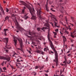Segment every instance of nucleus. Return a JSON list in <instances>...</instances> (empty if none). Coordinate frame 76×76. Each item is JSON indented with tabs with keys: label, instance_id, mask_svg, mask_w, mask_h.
I'll return each instance as SVG.
<instances>
[{
	"label": "nucleus",
	"instance_id": "a211bd4d",
	"mask_svg": "<svg viewBox=\"0 0 76 76\" xmlns=\"http://www.w3.org/2000/svg\"><path fill=\"white\" fill-rule=\"evenodd\" d=\"M29 18L28 16H26V15H24V19H25V20H26L28 18Z\"/></svg>",
	"mask_w": 76,
	"mask_h": 76
},
{
	"label": "nucleus",
	"instance_id": "58836bf2",
	"mask_svg": "<svg viewBox=\"0 0 76 76\" xmlns=\"http://www.w3.org/2000/svg\"><path fill=\"white\" fill-rule=\"evenodd\" d=\"M15 15L14 14H12V17H15Z\"/></svg>",
	"mask_w": 76,
	"mask_h": 76
},
{
	"label": "nucleus",
	"instance_id": "7c9ffc66",
	"mask_svg": "<svg viewBox=\"0 0 76 76\" xmlns=\"http://www.w3.org/2000/svg\"><path fill=\"white\" fill-rule=\"evenodd\" d=\"M59 18H62L63 17V15H61L60 16H59Z\"/></svg>",
	"mask_w": 76,
	"mask_h": 76
},
{
	"label": "nucleus",
	"instance_id": "79ce46f5",
	"mask_svg": "<svg viewBox=\"0 0 76 76\" xmlns=\"http://www.w3.org/2000/svg\"><path fill=\"white\" fill-rule=\"evenodd\" d=\"M17 64H18V65H19V66H20V65H21V64H20V63H17Z\"/></svg>",
	"mask_w": 76,
	"mask_h": 76
},
{
	"label": "nucleus",
	"instance_id": "c756f323",
	"mask_svg": "<svg viewBox=\"0 0 76 76\" xmlns=\"http://www.w3.org/2000/svg\"><path fill=\"white\" fill-rule=\"evenodd\" d=\"M24 69L22 68L21 69V71L22 72H24Z\"/></svg>",
	"mask_w": 76,
	"mask_h": 76
},
{
	"label": "nucleus",
	"instance_id": "f704fd0d",
	"mask_svg": "<svg viewBox=\"0 0 76 76\" xmlns=\"http://www.w3.org/2000/svg\"><path fill=\"white\" fill-rule=\"evenodd\" d=\"M72 20L73 22H75V23L76 24V21L75 20Z\"/></svg>",
	"mask_w": 76,
	"mask_h": 76
},
{
	"label": "nucleus",
	"instance_id": "20e7f679",
	"mask_svg": "<svg viewBox=\"0 0 76 76\" xmlns=\"http://www.w3.org/2000/svg\"><path fill=\"white\" fill-rule=\"evenodd\" d=\"M18 41H19V43L20 44V48L21 49H20V48H18L17 50H20L22 52V53L23 54H24V51L22 49L23 47V42H22V40H18Z\"/></svg>",
	"mask_w": 76,
	"mask_h": 76
},
{
	"label": "nucleus",
	"instance_id": "393cba45",
	"mask_svg": "<svg viewBox=\"0 0 76 76\" xmlns=\"http://www.w3.org/2000/svg\"><path fill=\"white\" fill-rule=\"evenodd\" d=\"M9 19V18L8 16H7L5 18V19L6 20H7V19Z\"/></svg>",
	"mask_w": 76,
	"mask_h": 76
},
{
	"label": "nucleus",
	"instance_id": "4468645a",
	"mask_svg": "<svg viewBox=\"0 0 76 76\" xmlns=\"http://www.w3.org/2000/svg\"><path fill=\"white\" fill-rule=\"evenodd\" d=\"M13 41L15 42V44H14L15 46L16 47V45H17V39H13Z\"/></svg>",
	"mask_w": 76,
	"mask_h": 76
},
{
	"label": "nucleus",
	"instance_id": "72a5a7b5",
	"mask_svg": "<svg viewBox=\"0 0 76 76\" xmlns=\"http://www.w3.org/2000/svg\"><path fill=\"white\" fill-rule=\"evenodd\" d=\"M33 73L34 74V76H36V75H37V73H36L35 72H33Z\"/></svg>",
	"mask_w": 76,
	"mask_h": 76
},
{
	"label": "nucleus",
	"instance_id": "5fc2aeb1",
	"mask_svg": "<svg viewBox=\"0 0 76 76\" xmlns=\"http://www.w3.org/2000/svg\"><path fill=\"white\" fill-rule=\"evenodd\" d=\"M69 24L70 25H72V26H74V25H73V24H72L71 23H69Z\"/></svg>",
	"mask_w": 76,
	"mask_h": 76
},
{
	"label": "nucleus",
	"instance_id": "603ef678",
	"mask_svg": "<svg viewBox=\"0 0 76 76\" xmlns=\"http://www.w3.org/2000/svg\"><path fill=\"white\" fill-rule=\"evenodd\" d=\"M56 27H57V28H60V26H56Z\"/></svg>",
	"mask_w": 76,
	"mask_h": 76
},
{
	"label": "nucleus",
	"instance_id": "0eeeda50",
	"mask_svg": "<svg viewBox=\"0 0 76 76\" xmlns=\"http://www.w3.org/2000/svg\"><path fill=\"white\" fill-rule=\"evenodd\" d=\"M15 23L17 28H18L19 29H22V27L19 25L17 21H16V23Z\"/></svg>",
	"mask_w": 76,
	"mask_h": 76
},
{
	"label": "nucleus",
	"instance_id": "bb28decb",
	"mask_svg": "<svg viewBox=\"0 0 76 76\" xmlns=\"http://www.w3.org/2000/svg\"><path fill=\"white\" fill-rule=\"evenodd\" d=\"M40 53H41V54H42V55H44V52H42L41 51L40 52Z\"/></svg>",
	"mask_w": 76,
	"mask_h": 76
},
{
	"label": "nucleus",
	"instance_id": "423d86ee",
	"mask_svg": "<svg viewBox=\"0 0 76 76\" xmlns=\"http://www.w3.org/2000/svg\"><path fill=\"white\" fill-rule=\"evenodd\" d=\"M32 43L34 45V46H35V47H36V48L37 50H38V47H39V42H38L37 41L36 42H32Z\"/></svg>",
	"mask_w": 76,
	"mask_h": 76
},
{
	"label": "nucleus",
	"instance_id": "0e129e2a",
	"mask_svg": "<svg viewBox=\"0 0 76 76\" xmlns=\"http://www.w3.org/2000/svg\"><path fill=\"white\" fill-rule=\"evenodd\" d=\"M76 32V30H74V31L73 33H75V32Z\"/></svg>",
	"mask_w": 76,
	"mask_h": 76
},
{
	"label": "nucleus",
	"instance_id": "09e8293b",
	"mask_svg": "<svg viewBox=\"0 0 76 76\" xmlns=\"http://www.w3.org/2000/svg\"><path fill=\"white\" fill-rule=\"evenodd\" d=\"M45 76H48V74H45Z\"/></svg>",
	"mask_w": 76,
	"mask_h": 76
},
{
	"label": "nucleus",
	"instance_id": "6e6552de",
	"mask_svg": "<svg viewBox=\"0 0 76 76\" xmlns=\"http://www.w3.org/2000/svg\"><path fill=\"white\" fill-rule=\"evenodd\" d=\"M41 9L40 8L39 10L37 11V15H38V16H39V18H41V13L42 12H41Z\"/></svg>",
	"mask_w": 76,
	"mask_h": 76
},
{
	"label": "nucleus",
	"instance_id": "f8f14e48",
	"mask_svg": "<svg viewBox=\"0 0 76 76\" xmlns=\"http://www.w3.org/2000/svg\"><path fill=\"white\" fill-rule=\"evenodd\" d=\"M8 31H9V30L7 29H4V34L5 36H7V34H6V32Z\"/></svg>",
	"mask_w": 76,
	"mask_h": 76
},
{
	"label": "nucleus",
	"instance_id": "680f3d73",
	"mask_svg": "<svg viewBox=\"0 0 76 76\" xmlns=\"http://www.w3.org/2000/svg\"><path fill=\"white\" fill-rule=\"evenodd\" d=\"M46 23H48V20H46Z\"/></svg>",
	"mask_w": 76,
	"mask_h": 76
},
{
	"label": "nucleus",
	"instance_id": "8fccbe9b",
	"mask_svg": "<svg viewBox=\"0 0 76 76\" xmlns=\"http://www.w3.org/2000/svg\"><path fill=\"white\" fill-rule=\"evenodd\" d=\"M50 53H52V54H54V52L52 51H50Z\"/></svg>",
	"mask_w": 76,
	"mask_h": 76
},
{
	"label": "nucleus",
	"instance_id": "4be33fe9",
	"mask_svg": "<svg viewBox=\"0 0 76 76\" xmlns=\"http://www.w3.org/2000/svg\"><path fill=\"white\" fill-rule=\"evenodd\" d=\"M54 24L55 28L56 27V26L57 25V23L56 22H54Z\"/></svg>",
	"mask_w": 76,
	"mask_h": 76
},
{
	"label": "nucleus",
	"instance_id": "e433bc0d",
	"mask_svg": "<svg viewBox=\"0 0 76 76\" xmlns=\"http://www.w3.org/2000/svg\"><path fill=\"white\" fill-rule=\"evenodd\" d=\"M53 33L54 34V35H57V33L56 32H53Z\"/></svg>",
	"mask_w": 76,
	"mask_h": 76
},
{
	"label": "nucleus",
	"instance_id": "ddd939ff",
	"mask_svg": "<svg viewBox=\"0 0 76 76\" xmlns=\"http://www.w3.org/2000/svg\"><path fill=\"white\" fill-rule=\"evenodd\" d=\"M50 14L51 15V16H52V17H53V19L54 20L55 22V21H57V20L56 19V18H55V16H54V15H53V14H51V13H50Z\"/></svg>",
	"mask_w": 76,
	"mask_h": 76
},
{
	"label": "nucleus",
	"instance_id": "4d7b16f0",
	"mask_svg": "<svg viewBox=\"0 0 76 76\" xmlns=\"http://www.w3.org/2000/svg\"><path fill=\"white\" fill-rule=\"evenodd\" d=\"M6 51V53H8V51H9V50H5Z\"/></svg>",
	"mask_w": 76,
	"mask_h": 76
},
{
	"label": "nucleus",
	"instance_id": "aec40b11",
	"mask_svg": "<svg viewBox=\"0 0 76 76\" xmlns=\"http://www.w3.org/2000/svg\"><path fill=\"white\" fill-rule=\"evenodd\" d=\"M65 60L63 62V63H65L66 64L67 63V59H66V58H65Z\"/></svg>",
	"mask_w": 76,
	"mask_h": 76
},
{
	"label": "nucleus",
	"instance_id": "c85d7f7f",
	"mask_svg": "<svg viewBox=\"0 0 76 76\" xmlns=\"http://www.w3.org/2000/svg\"><path fill=\"white\" fill-rule=\"evenodd\" d=\"M9 10L8 9L6 8V12H9Z\"/></svg>",
	"mask_w": 76,
	"mask_h": 76
},
{
	"label": "nucleus",
	"instance_id": "6e6d98bb",
	"mask_svg": "<svg viewBox=\"0 0 76 76\" xmlns=\"http://www.w3.org/2000/svg\"><path fill=\"white\" fill-rule=\"evenodd\" d=\"M18 63H16V66H17V67H18Z\"/></svg>",
	"mask_w": 76,
	"mask_h": 76
},
{
	"label": "nucleus",
	"instance_id": "052dcab7",
	"mask_svg": "<svg viewBox=\"0 0 76 76\" xmlns=\"http://www.w3.org/2000/svg\"><path fill=\"white\" fill-rule=\"evenodd\" d=\"M70 53V50H69L67 53V54L68 53Z\"/></svg>",
	"mask_w": 76,
	"mask_h": 76
},
{
	"label": "nucleus",
	"instance_id": "1a4fd4ad",
	"mask_svg": "<svg viewBox=\"0 0 76 76\" xmlns=\"http://www.w3.org/2000/svg\"><path fill=\"white\" fill-rule=\"evenodd\" d=\"M8 40H9L8 38H5L4 39V42L6 43V45H7V43H8Z\"/></svg>",
	"mask_w": 76,
	"mask_h": 76
},
{
	"label": "nucleus",
	"instance_id": "dca6fc26",
	"mask_svg": "<svg viewBox=\"0 0 76 76\" xmlns=\"http://www.w3.org/2000/svg\"><path fill=\"white\" fill-rule=\"evenodd\" d=\"M75 33H71V34L70 35V36L72 37V38H74L75 37Z\"/></svg>",
	"mask_w": 76,
	"mask_h": 76
},
{
	"label": "nucleus",
	"instance_id": "473e14b6",
	"mask_svg": "<svg viewBox=\"0 0 76 76\" xmlns=\"http://www.w3.org/2000/svg\"><path fill=\"white\" fill-rule=\"evenodd\" d=\"M50 10H52V12H56V11H55V10H53V8H51L50 9Z\"/></svg>",
	"mask_w": 76,
	"mask_h": 76
},
{
	"label": "nucleus",
	"instance_id": "de8ad7c7",
	"mask_svg": "<svg viewBox=\"0 0 76 76\" xmlns=\"http://www.w3.org/2000/svg\"><path fill=\"white\" fill-rule=\"evenodd\" d=\"M66 23L67 24H68V22H67L68 20H67V19H66Z\"/></svg>",
	"mask_w": 76,
	"mask_h": 76
},
{
	"label": "nucleus",
	"instance_id": "a19ab883",
	"mask_svg": "<svg viewBox=\"0 0 76 76\" xmlns=\"http://www.w3.org/2000/svg\"><path fill=\"white\" fill-rule=\"evenodd\" d=\"M49 23L50 24H52V25L53 26V23L50 22Z\"/></svg>",
	"mask_w": 76,
	"mask_h": 76
},
{
	"label": "nucleus",
	"instance_id": "412c9836",
	"mask_svg": "<svg viewBox=\"0 0 76 76\" xmlns=\"http://www.w3.org/2000/svg\"><path fill=\"white\" fill-rule=\"evenodd\" d=\"M1 10L2 13L3 14V15H5L4 13V10H3V9H2V10Z\"/></svg>",
	"mask_w": 76,
	"mask_h": 76
},
{
	"label": "nucleus",
	"instance_id": "5701e85b",
	"mask_svg": "<svg viewBox=\"0 0 76 76\" xmlns=\"http://www.w3.org/2000/svg\"><path fill=\"white\" fill-rule=\"evenodd\" d=\"M67 64H70L71 63V61L69 60L67 62Z\"/></svg>",
	"mask_w": 76,
	"mask_h": 76
},
{
	"label": "nucleus",
	"instance_id": "b1692460",
	"mask_svg": "<svg viewBox=\"0 0 76 76\" xmlns=\"http://www.w3.org/2000/svg\"><path fill=\"white\" fill-rule=\"evenodd\" d=\"M18 55V54L16 53H15V52H14V53H13V56L14 57V56H15V55Z\"/></svg>",
	"mask_w": 76,
	"mask_h": 76
},
{
	"label": "nucleus",
	"instance_id": "13d9d810",
	"mask_svg": "<svg viewBox=\"0 0 76 76\" xmlns=\"http://www.w3.org/2000/svg\"><path fill=\"white\" fill-rule=\"evenodd\" d=\"M69 29L70 31H72V28H69Z\"/></svg>",
	"mask_w": 76,
	"mask_h": 76
},
{
	"label": "nucleus",
	"instance_id": "cd10ccee",
	"mask_svg": "<svg viewBox=\"0 0 76 76\" xmlns=\"http://www.w3.org/2000/svg\"><path fill=\"white\" fill-rule=\"evenodd\" d=\"M3 8L1 7V4H0V10H1L2 9H3Z\"/></svg>",
	"mask_w": 76,
	"mask_h": 76
},
{
	"label": "nucleus",
	"instance_id": "c03bdc74",
	"mask_svg": "<svg viewBox=\"0 0 76 76\" xmlns=\"http://www.w3.org/2000/svg\"><path fill=\"white\" fill-rule=\"evenodd\" d=\"M46 49L47 50H49V49H48V47H46Z\"/></svg>",
	"mask_w": 76,
	"mask_h": 76
},
{
	"label": "nucleus",
	"instance_id": "39448f33",
	"mask_svg": "<svg viewBox=\"0 0 76 76\" xmlns=\"http://www.w3.org/2000/svg\"><path fill=\"white\" fill-rule=\"evenodd\" d=\"M66 29H68V28L67 27H61V31L63 32L64 33H66V34H69V31H67Z\"/></svg>",
	"mask_w": 76,
	"mask_h": 76
},
{
	"label": "nucleus",
	"instance_id": "864d4df0",
	"mask_svg": "<svg viewBox=\"0 0 76 76\" xmlns=\"http://www.w3.org/2000/svg\"><path fill=\"white\" fill-rule=\"evenodd\" d=\"M45 72H47V73H48V72H49V71H48V70H47V71H45Z\"/></svg>",
	"mask_w": 76,
	"mask_h": 76
},
{
	"label": "nucleus",
	"instance_id": "bf43d9fd",
	"mask_svg": "<svg viewBox=\"0 0 76 76\" xmlns=\"http://www.w3.org/2000/svg\"><path fill=\"white\" fill-rule=\"evenodd\" d=\"M54 38H56V35H54V37H53Z\"/></svg>",
	"mask_w": 76,
	"mask_h": 76
},
{
	"label": "nucleus",
	"instance_id": "a878e982",
	"mask_svg": "<svg viewBox=\"0 0 76 76\" xmlns=\"http://www.w3.org/2000/svg\"><path fill=\"white\" fill-rule=\"evenodd\" d=\"M39 68V66H37L35 67V69H37Z\"/></svg>",
	"mask_w": 76,
	"mask_h": 76
},
{
	"label": "nucleus",
	"instance_id": "338daca9",
	"mask_svg": "<svg viewBox=\"0 0 76 76\" xmlns=\"http://www.w3.org/2000/svg\"><path fill=\"white\" fill-rule=\"evenodd\" d=\"M3 3L4 4L6 3V1H3Z\"/></svg>",
	"mask_w": 76,
	"mask_h": 76
},
{
	"label": "nucleus",
	"instance_id": "c9c22d12",
	"mask_svg": "<svg viewBox=\"0 0 76 76\" xmlns=\"http://www.w3.org/2000/svg\"><path fill=\"white\" fill-rule=\"evenodd\" d=\"M49 3L50 4H52L53 3V2L50 1H49Z\"/></svg>",
	"mask_w": 76,
	"mask_h": 76
},
{
	"label": "nucleus",
	"instance_id": "f257e3e1",
	"mask_svg": "<svg viewBox=\"0 0 76 76\" xmlns=\"http://www.w3.org/2000/svg\"><path fill=\"white\" fill-rule=\"evenodd\" d=\"M44 26L45 27H43L42 28H37V29L38 31L41 32V31H42V30H43V31H45L44 30L45 29H48V40L50 42V46L55 53V59H54L53 60H58V53H57V51L56 50V49H55V48H54V45H53V42H52V41H51L50 38V33H49V32H50V25L47 23H45L44 25Z\"/></svg>",
	"mask_w": 76,
	"mask_h": 76
},
{
	"label": "nucleus",
	"instance_id": "7ed1b4c3",
	"mask_svg": "<svg viewBox=\"0 0 76 76\" xmlns=\"http://www.w3.org/2000/svg\"><path fill=\"white\" fill-rule=\"evenodd\" d=\"M6 57H4L3 56H0V59H2L3 60H5L7 61H9L10 60V57H9L7 55H4Z\"/></svg>",
	"mask_w": 76,
	"mask_h": 76
},
{
	"label": "nucleus",
	"instance_id": "3c124183",
	"mask_svg": "<svg viewBox=\"0 0 76 76\" xmlns=\"http://www.w3.org/2000/svg\"><path fill=\"white\" fill-rule=\"evenodd\" d=\"M73 41H74V40H71V42L73 43Z\"/></svg>",
	"mask_w": 76,
	"mask_h": 76
},
{
	"label": "nucleus",
	"instance_id": "6ab92c4d",
	"mask_svg": "<svg viewBox=\"0 0 76 76\" xmlns=\"http://www.w3.org/2000/svg\"><path fill=\"white\" fill-rule=\"evenodd\" d=\"M26 9V7H24V9L22 10V13H24V12H25V9Z\"/></svg>",
	"mask_w": 76,
	"mask_h": 76
},
{
	"label": "nucleus",
	"instance_id": "9b49d317",
	"mask_svg": "<svg viewBox=\"0 0 76 76\" xmlns=\"http://www.w3.org/2000/svg\"><path fill=\"white\" fill-rule=\"evenodd\" d=\"M22 57L19 58L17 60V62H20V61H22V62H23V61L22 60Z\"/></svg>",
	"mask_w": 76,
	"mask_h": 76
},
{
	"label": "nucleus",
	"instance_id": "9d476101",
	"mask_svg": "<svg viewBox=\"0 0 76 76\" xmlns=\"http://www.w3.org/2000/svg\"><path fill=\"white\" fill-rule=\"evenodd\" d=\"M49 1V0H47V4L45 5L46 10L47 12H49V10L48 9V2Z\"/></svg>",
	"mask_w": 76,
	"mask_h": 76
},
{
	"label": "nucleus",
	"instance_id": "f03ea898",
	"mask_svg": "<svg viewBox=\"0 0 76 76\" xmlns=\"http://www.w3.org/2000/svg\"><path fill=\"white\" fill-rule=\"evenodd\" d=\"M19 2L21 3V4H20V5H24V6H25L29 10L30 13L32 16V17L31 18V19H36L37 18H36V17L35 16H34V12H35L34 8H31L29 5L26 4V3L23 1H19Z\"/></svg>",
	"mask_w": 76,
	"mask_h": 76
},
{
	"label": "nucleus",
	"instance_id": "ea45409f",
	"mask_svg": "<svg viewBox=\"0 0 76 76\" xmlns=\"http://www.w3.org/2000/svg\"><path fill=\"white\" fill-rule=\"evenodd\" d=\"M68 57H70V56H71V53L69 54L68 55Z\"/></svg>",
	"mask_w": 76,
	"mask_h": 76
},
{
	"label": "nucleus",
	"instance_id": "37998d69",
	"mask_svg": "<svg viewBox=\"0 0 76 76\" xmlns=\"http://www.w3.org/2000/svg\"><path fill=\"white\" fill-rule=\"evenodd\" d=\"M44 66H42L41 67V69H42H42H43V68H44Z\"/></svg>",
	"mask_w": 76,
	"mask_h": 76
},
{
	"label": "nucleus",
	"instance_id": "49530a36",
	"mask_svg": "<svg viewBox=\"0 0 76 76\" xmlns=\"http://www.w3.org/2000/svg\"><path fill=\"white\" fill-rule=\"evenodd\" d=\"M44 51H47V49L46 48H44Z\"/></svg>",
	"mask_w": 76,
	"mask_h": 76
},
{
	"label": "nucleus",
	"instance_id": "2f4dec72",
	"mask_svg": "<svg viewBox=\"0 0 76 76\" xmlns=\"http://www.w3.org/2000/svg\"><path fill=\"white\" fill-rule=\"evenodd\" d=\"M55 31H56V32H58V29L57 28V29H56L55 30Z\"/></svg>",
	"mask_w": 76,
	"mask_h": 76
},
{
	"label": "nucleus",
	"instance_id": "e2e57ef3",
	"mask_svg": "<svg viewBox=\"0 0 76 76\" xmlns=\"http://www.w3.org/2000/svg\"><path fill=\"white\" fill-rule=\"evenodd\" d=\"M11 67H12V70H13V69H15V68H14L13 67V66H11Z\"/></svg>",
	"mask_w": 76,
	"mask_h": 76
},
{
	"label": "nucleus",
	"instance_id": "4c0bfd02",
	"mask_svg": "<svg viewBox=\"0 0 76 76\" xmlns=\"http://www.w3.org/2000/svg\"><path fill=\"white\" fill-rule=\"evenodd\" d=\"M3 69L4 70H6V68L5 67H4L3 68Z\"/></svg>",
	"mask_w": 76,
	"mask_h": 76
},
{
	"label": "nucleus",
	"instance_id": "69168bd1",
	"mask_svg": "<svg viewBox=\"0 0 76 76\" xmlns=\"http://www.w3.org/2000/svg\"><path fill=\"white\" fill-rule=\"evenodd\" d=\"M0 70L1 72H1H3V71H1V70H2V69H1V68H0Z\"/></svg>",
	"mask_w": 76,
	"mask_h": 76
},
{
	"label": "nucleus",
	"instance_id": "a18cd8bd",
	"mask_svg": "<svg viewBox=\"0 0 76 76\" xmlns=\"http://www.w3.org/2000/svg\"><path fill=\"white\" fill-rule=\"evenodd\" d=\"M71 19L72 20H74L73 17H71Z\"/></svg>",
	"mask_w": 76,
	"mask_h": 76
},
{
	"label": "nucleus",
	"instance_id": "2eb2a0df",
	"mask_svg": "<svg viewBox=\"0 0 76 76\" xmlns=\"http://www.w3.org/2000/svg\"><path fill=\"white\" fill-rule=\"evenodd\" d=\"M63 41H64V44L65 43V42L67 41V39L65 37H63Z\"/></svg>",
	"mask_w": 76,
	"mask_h": 76
},
{
	"label": "nucleus",
	"instance_id": "f3484780",
	"mask_svg": "<svg viewBox=\"0 0 76 76\" xmlns=\"http://www.w3.org/2000/svg\"><path fill=\"white\" fill-rule=\"evenodd\" d=\"M41 51V50H37L35 51V52L36 53H39V54H40Z\"/></svg>",
	"mask_w": 76,
	"mask_h": 76
},
{
	"label": "nucleus",
	"instance_id": "774afa93",
	"mask_svg": "<svg viewBox=\"0 0 76 76\" xmlns=\"http://www.w3.org/2000/svg\"><path fill=\"white\" fill-rule=\"evenodd\" d=\"M55 76H59L58 75H55Z\"/></svg>",
	"mask_w": 76,
	"mask_h": 76
}]
</instances>
